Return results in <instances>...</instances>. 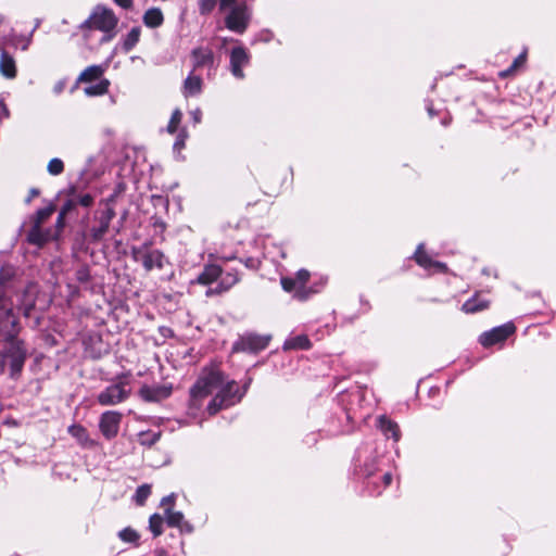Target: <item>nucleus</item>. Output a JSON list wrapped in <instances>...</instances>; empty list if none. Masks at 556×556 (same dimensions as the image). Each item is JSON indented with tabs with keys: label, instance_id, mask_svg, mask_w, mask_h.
Wrapping results in <instances>:
<instances>
[{
	"label": "nucleus",
	"instance_id": "obj_4",
	"mask_svg": "<svg viewBox=\"0 0 556 556\" xmlns=\"http://www.w3.org/2000/svg\"><path fill=\"white\" fill-rule=\"evenodd\" d=\"M251 11L245 3L232 7L225 16L226 27L237 34H243L249 26Z\"/></svg>",
	"mask_w": 556,
	"mask_h": 556
},
{
	"label": "nucleus",
	"instance_id": "obj_38",
	"mask_svg": "<svg viewBox=\"0 0 556 556\" xmlns=\"http://www.w3.org/2000/svg\"><path fill=\"white\" fill-rule=\"evenodd\" d=\"M53 213V207H45L36 213L34 225L41 226Z\"/></svg>",
	"mask_w": 556,
	"mask_h": 556
},
{
	"label": "nucleus",
	"instance_id": "obj_6",
	"mask_svg": "<svg viewBox=\"0 0 556 556\" xmlns=\"http://www.w3.org/2000/svg\"><path fill=\"white\" fill-rule=\"evenodd\" d=\"M89 28L99 29L104 33L112 31L117 25V18L111 10L98 8L86 21Z\"/></svg>",
	"mask_w": 556,
	"mask_h": 556
},
{
	"label": "nucleus",
	"instance_id": "obj_20",
	"mask_svg": "<svg viewBox=\"0 0 556 556\" xmlns=\"http://www.w3.org/2000/svg\"><path fill=\"white\" fill-rule=\"evenodd\" d=\"M104 71H105V68L102 65L88 66L86 70H84L80 73L77 81L90 84V83L99 80V79L101 80V77H102Z\"/></svg>",
	"mask_w": 556,
	"mask_h": 556
},
{
	"label": "nucleus",
	"instance_id": "obj_43",
	"mask_svg": "<svg viewBox=\"0 0 556 556\" xmlns=\"http://www.w3.org/2000/svg\"><path fill=\"white\" fill-rule=\"evenodd\" d=\"M174 501H175V494H170L168 496H165L162 500L161 504L163 507L170 508L174 505Z\"/></svg>",
	"mask_w": 556,
	"mask_h": 556
},
{
	"label": "nucleus",
	"instance_id": "obj_23",
	"mask_svg": "<svg viewBox=\"0 0 556 556\" xmlns=\"http://www.w3.org/2000/svg\"><path fill=\"white\" fill-rule=\"evenodd\" d=\"M222 275V268L217 265H206L203 271L198 276L197 281L201 285H210Z\"/></svg>",
	"mask_w": 556,
	"mask_h": 556
},
{
	"label": "nucleus",
	"instance_id": "obj_54",
	"mask_svg": "<svg viewBox=\"0 0 556 556\" xmlns=\"http://www.w3.org/2000/svg\"><path fill=\"white\" fill-rule=\"evenodd\" d=\"M238 352H255L256 350H247V349H243V350H237Z\"/></svg>",
	"mask_w": 556,
	"mask_h": 556
},
{
	"label": "nucleus",
	"instance_id": "obj_58",
	"mask_svg": "<svg viewBox=\"0 0 556 556\" xmlns=\"http://www.w3.org/2000/svg\"><path fill=\"white\" fill-rule=\"evenodd\" d=\"M85 279L84 274H80L79 280Z\"/></svg>",
	"mask_w": 556,
	"mask_h": 556
},
{
	"label": "nucleus",
	"instance_id": "obj_13",
	"mask_svg": "<svg viewBox=\"0 0 556 556\" xmlns=\"http://www.w3.org/2000/svg\"><path fill=\"white\" fill-rule=\"evenodd\" d=\"M203 80L194 75L193 71L187 76L182 85V94L186 98L198 96L202 92Z\"/></svg>",
	"mask_w": 556,
	"mask_h": 556
},
{
	"label": "nucleus",
	"instance_id": "obj_33",
	"mask_svg": "<svg viewBox=\"0 0 556 556\" xmlns=\"http://www.w3.org/2000/svg\"><path fill=\"white\" fill-rule=\"evenodd\" d=\"M181 118H182V113L179 109H176L173 114H172V117L169 119V123L167 125V131L169 134H174L177 129H178V126L181 122Z\"/></svg>",
	"mask_w": 556,
	"mask_h": 556
},
{
	"label": "nucleus",
	"instance_id": "obj_47",
	"mask_svg": "<svg viewBox=\"0 0 556 556\" xmlns=\"http://www.w3.org/2000/svg\"><path fill=\"white\" fill-rule=\"evenodd\" d=\"M191 116L194 123H200L202 118V112L200 109H195L191 112Z\"/></svg>",
	"mask_w": 556,
	"mask_h": 556
},
{
	"label": "nucleus",
	"instance_id": "obj_5",
	"mask_svg": "<svg viewBox=\"0 0 556 556\" xmlns=\"http://www.w3.org/2000/svg\"><path fill=\"white\" fill-rule=\"evenodd\" d=\"M173 393V384L169 382H162L155 384H143L138 395L144 402L159 403L168 399Z\"/></svg>",
	"mask_w": 556,
	"mask_h": 556
},
{
	"label": "nucleus",
	"instance_id": "obj_41",
	"mask_svg": "<svg viewBox=\"0 0 556 556\" xmlns=\"http://www.w3.org/2000/svg\"><path fill=\"white\" fill-rule=\"evenodd\" d=\"M526 62V53H521L519 56H517L513 63V65L510 66V68L506 72V73H503V76H505L507 73H511L514 72L516 68H518L519 66L523 65Z\"/></svg>",
	"mask_w": 556,
	"mask_h": 556
},
{
	"label": "nucleus",
	"instance_id": "obj_24",
	"mask_svg": "<svg viewBox=\"0 0 556 556\" xmlns=\"http://www.w3.org/2000/svg\"><path fill=\"white\" fill-rule=\"evenodd\" d=\"M238 280H239V278H238L237 274H235V273H227L223 277L218 288H216V289H208L206 291V295H212V294H215V293L225 292V291L229 290L233 285H236L238 282Z\"/></svg>",
	"mask_w": 556,
	"mask_h": 556
},
{
	"label": "nucleus",
	"instance_id": "obj_8",
	"mask_svg": "<svg viewBox=\"0 0 556 556\" xmlns=\"http://www.w3.org/2000/svg\"><path fill=\"white\" fill-rule=\"evenodd\" d=\"M121 420L122 414L118 412L108 410L103 413L99 422L101 433L109 440L115 438L119 430Z\"/></svg>",
	"mask_w": 556,
	"mask_h": 556
},
{
	"label": "nucleus",
	"instance_id": "obj_15",
	"mask_svg": "<svg viewBox=\"0 0 556 556\" xmlns=\"http://www.w3.org/2000/svg\"><path fill=\"white\" fill-rule=\"evenodd\" d=\"M0 74L7 79H13L17 74L14 58L4 50L0 54Z\"/></svg>",
	"mask_w": 556,
	"mask_h": 556
},
{
	"label": "nucleus",
	"instance_id": "obj_46",
	"mask_svg": "<svg viewBox=\"0 0 556 556\" xmlns=\"http://www.w3.org/2000/svg\"><path fill=\"white\" fill-rule=\"evenodd\" d=\"M9 116V110L4 102L0 100V119Z\"/></svg>",
	"mask_w": 556,
	"mask_h": 556
},
{
	"label": "nucleus",
	"instance_id": "obj_52",
	"mask_svg": "<svg viewBox=\"0 0 556 556\" xmlns=\"http://www.w3.org/2000/svg\"><path fill=\"white\" fill-rule=\"evenodd\" d=\"M182 147L184 146V138H179L176 143H175V147Z\"/></svg>",
	"mask_w": 556,
	"mask_h": 556
},
{
	"label": "nucleus",
	"instance_id": "obj_59",
	"mask_svg": "<svg viewBox=\"0 0 556 556\" xmlns=\"http://www.w3.org/2000/svg\"><path fill=\"white\" fill-rule=\"evenodd\" d=\"M11 343H12V344H14V343H15V344H18V341H15V340H14V341H13V342H11Z\"/></svg>",
	"mask_w": 556,
	"mask_h": 556
},
{
	"label": "nucleus",
	"instance_id": "obj_32",
	"mask_svg": "<svg viewBox=\"0 0 556 556\" xmlns=\"http://www.w3.org/2000/svg\"><path fill=\"white\" fill-rule=\"evenodd\" d=\"M309 341L306 336L300 334L286 341L283 348H306Z\"/></svg>",
	"mask_w": 556,
	"mask_h": 556
},
{
	"label": "nucleus",
	"instance_id": "obj_16",
	"mask_svg": "<svg viewBox=\"0 0 556 556\" xmlns=\"http://www.w3.org/2000/svg\"><path fill=\"white\" fill-rule=\"evenodd\" d=\"M68 433L75 438L83 447H93L96 445V442L89 438L87 429L80 425L70 426Z\"/></svg>",
	"mask_w": 556,
	"mask_h": 556
},
{
	"label": "nucleus",
	"instance_id": "obj_56",
	"mask_svg": "<svg viewBox=\"0 0 556 556\" xmlns=\"http://www.w3.org/2000/svg\"><path fill=\"white\" fill-rule=\"evenodd\" d=\"M63 214L60 215L59 223H62Z\"/></svg>",
	"mask_w": 556,
	"mask_h": 556
},
{
	"label": "nucleus",
	"instance_id": "obj_18",
	"mask_svg": "<svg viewBox=\"0 0 556 556\" xmlns=\"http://www.w3.org/2000/svg\"><path fill=\"white\" fill-rule=\"evenodd\" d=\"M270 336H258L254 333H247L241 337L242 348H265L270 343Z\"/></svg>",
	"mask_w": 556,
	"mask_h": 556
},
{
	"label": "nucleus",
	"instance_id": "obj_19",
	"mask_svg": "<svg viewBox=\"0 0 556 556\" xmlns=\"http://www.w3.org/2000/svg\"><path fill=\"white\" fill-rule=\"evenodd\" d=\"M415 260L417 264L424 268L434 267L441 271H444L446 268L444 264L434 262L427 255V253L424 251V244L418 245L417 251L415 253Z\"/></svg>",
	"mask_w": 556,
	"mask_h": 556
},
{
	"label": "nucleus",
	"instance_id": "obj_36",
	"mask_svg": "<svg viewBox=\"0 0 556 556\" xmlns=\"http://www.w3.org/2000/svg\"><path fill=\"white\" fill-rule=\"evenodd\" d=\"M118 536L122 541L128 543H135L139 539V534L131 528H125L119 531Z\"/></svg>",
	"mask_w": 556,
	"mask_h": 556
},
{
	"label": "nucleus",
	"instance_id": "obj_51",
	"mask_svg": "<svg viewBox=\"0 0 556 556\" xmlns=\"http://www.w3.org/2000/svg\"><path fill=\"white\" fill-rule=\"evenodd\" d=\"M63 88H64V83L60 81L55 85L54 90L56 93H60L63 90Z\"/></svg>",
	"mask_w": 556,
	"mask_h": 556
},
{
	"label": "nucleus",
	"instance_id": "obj_37",
	"mask_svg": "<svg viewBox=\"0 0 556 556\" xmlns=\"http://www.w3.org/2000/svg\"><path fill=\"white\" fill-rule=\"evenodd\" d=\"M218 0H199V12L201 15H207L210 14Z\"/></svg>",
	"mask_w": 556,
	"mask_h": 556
},
{
	"label": "nucleus",
	"instance_id": "obj_40",
	"mask_svg": "<svg viewBox=\"0 0 556 556\" xmlns=\"http://www.w3.org/2000/svg\"><path fill=\"white\" fill-rule=\"evenodd\" d=\"M309 276L311 275L306 269H300L296 273L295 279H296L300 288H302V289L304 288V286L306 285V282L309 279Z\"/></svg>",
	"mask_w": 556,
	"mask_h": 556
},
{
	"label": "nucleus",
	"instance_id": "obj_12",
	"mask_svg": "<svg viewBox=\"0 0 556 556\" xmlns=\"http://www.w3.org/2000/svg\"><path fill=\"white\" fill-rule=\"evenodd\" d=\"M191 60L193 71L204 66L212 67L214 64V53L210 48H195L191 52Z\"/></svg>",
	"mask_w": 556,
	"mask_h": 556
},
{
	"label": "nucleus",
	"instance_id": "obj_42",
	"mask_svg": "<svg viewBox=\"0 0 556 556\" xmlns=\"http://www.w3.org/2000/svg\"><path fill=\"white\" fill-rule=\"evenodd\" d=\"M93 202V198L90 194H83L78 199V203L83 206H90Z\"/></svg>",
	"mask_w": 556,
	"mask_h": 556
},
{
	"label": "nucleus",
	"instance_id": "obj_45",
	"mask_svg": "<svg viewBox=\"0 0 556 556\" xmlns=\"http://www.w3.org/2000/svg\"><path fill=\"white\" fill-rule=\"evenodd\" d=\"M236 2V0H218L219 3V10L224 11L230 5H232Z\"/></svg>",
	"mask_w": 556,
	"mask_h": 556
},
{
	"label": "nucleus",
	"instance_id": "obj_31",
	"mask_svg": "<svg viewBox=\"0 0 556 556\" xmlns=\"http://www.w3.org/2000/svg\"><path fill=\"white\" fill-rule=\"evenodd\" d=\"M13 303L4 292L0 291V316L13 315Z\"/></svg>",
	"mask_w": 556,
	"mask_h": 556
},
{
	"label": "nucleus",
	"instance_id": "obj_50",
	"mask_svg": "<svg viewBox=\"0 0 556 556\" xmlns=\"http://www.w3.org/2000/svg\"><path fill=\"white\" fill-rule=\"evenodd\" d=\"M38 190L37 189H31L30 192H29V197L27 198L26 202L29 203L31 201L33 198L37 197L38 195Z\"/></svg>",
	"mask_w": 556,
	"mask_h": 556
},
{
	"label": "nucleus",
	"instance_id": "obj_14",
	"mask_svg": "<svg viewBox=\"0 0 556 556\" xmlns=\"http://www.w3.org/2000/svg\"><path fill=\"white\" fill-rule=\"evenodd\" d=\"M115 213L114 210L109 207L106 208L99 218V226L94 227L91 230V236L94 240H100L108 232L111 220L113 219Z\"/></svg>",
	"mask_w": 556,
	"mask_h": 556
},
{
	"label": "nucleus",
	"instance_id": "obj_35",
	"mask_svg": "<svg viewBox=\"0 0 556 556\" xmlns=\"http://www.w3.org/2000/svg\"><path fill=\"white\" fill-rule=\"evenodd\" d=\"M47 169L53 176L60 175L64 170L63 161L58 157L50 160Z\"/></svg>",
	"mask_w": 556,
	"mask_h": 556
},
{
	"label": "nucleus",
	"instance_id": "obj_17",
	"mask_svg": "<svg viewBox=\"0 0 556 556\" xmlns=\"http://www.w3.org/2000/svg\"><path fill=\"white\" fill-rule=\"evenodd\" d=\"M378 427L387 438H392L395 442L400 440L401 432L396 422L388 419L386 416L378 418Z\"/></svg>",
	"mask_w": 556,
	"mask_h": 556
},
{
	"label": "nucleus",
	"instance_id": "obj_22",
	"mask_svg": "<svg viewBox=\"0 0 556 556\" xmlns=\"http://www.w3.org/2000/svg\"><path fill=\"white\" fill-rule=\"evenodd\" d=\"M50 231H45L41 229V226L34 225L29 230L27 240L28 242L36 244L38 247H42L46 242L51 239Z\"/></svg>",
	"mask_w": 556,
	"mask_h": 556
},
{
	"label": "nucleus",
	"instance_id": "obj_25",
	"mask_svg": "<svg viewBox=\"0 0 556 556\" xmlns=\"http://www.w3.org/2000/svg\"><path fill=\"white\" fill-rule=\"evenodd\" d=\"M164 17L160 9H149L143 15V22L148 27L154 28L163 24Z\"/></svg>",
	"mask_w": 556,
	"mask_h": 556
},
{
	"label": "nucleus",
	"instance_id": "obj_53",
	"mask_svg": "<svg viewBox=\"0 0 556 556\" xmlns=\"http://www.w3.org/2000/svg\"><path fill=\"white\" fill-rule=\"evenodd\" d=\"M7 363H8V358H0V365H2V370L4 369V366Z\"/></svg>",
	"mask_w": 556,
	"mask_h": 556
},
{
	"label": "nucleus",
	"instance_id": "obj_2",
	"mask_svg": "<svg viewBox=\"0 0 556 556\" xmlns=\"http://www.w3.org/2000/svg\"><path fill=\"white\" fill-rule=\"evenodd\" d=\"M130 394L131 386L129 377L123 376L102 390L98 394L97 400L102 406H112L124 402Z\"/></svg>",
	"mask_w": 556,
	"mask_h": 556
},
{
	"label": "nucleus",
	"instance_id": "obj_11",
	"mask_svg": "<svg viewBox=\"0 0 556 556\" xmlns=\"http://www.w3.org/2000/svg\"><path fill=\"white\" fill-rule=\"evenodd\" d=\"M0 358H8V363L11 366V375L15 376L24 365L25 353L24 350H0ZM0 371H2V365H0Z\"/></svg>",
	"mask_w": 556,
	"mask_h": 556
},
{
	"label": "nucleus",
	"instance_id": "obj_3",
	"mask_svg": "<svg viewBox=\"0 0 556 556\" xmlns=\"http://www.w3.org/2000/svg\"><path fill=\"white\" fill-rule=\"evenodd\" d=\"M131 254L148 271L154 268L162 269L164 266V254L159 250H152L148 243L132 248Z\"/></svg>",
	"mask_w": 556,
	"mask_h": 556
},
{
	"label": "nucleus",
	"instance_id": "obj_48",
	"mask_svg": "<svg viewBox=\"0 0 556 556\" xmlns=\"http://www.w3.org/2000/svg\"><path fill=\"white\" fill-rule=\"evenodd\" d=\"M382 481H383V485L384 488H387L388 485L391 484L392 482V475L390 472H386L383 476H382Z\"/></svg>",
	"mask_w": 556,
	"mask_h": 556
},
{
	"label": "nucleus",
	"instance_id": "obj_34",
	"mask_svg": "<svg viewBox=\"0 0 556 556\" xmlns=\"http://www.w3.org/2000/svg\"><path fill=\"white\" fill-rule=\"evenodd\" d=\"M151 494V486L149 484L140 485L135 494L137 504L142 505Z\"/></svg>",
	"mask_w": 556,
	"mask_h": 556
},
{
	"label": "nucleus",
	"instance_id": "obj_55",
	"mask_svg": "<svg viewBox=\"0 0 556 556\" xmlns=\"http://www.w3.org/2000/svg\"><path fill=\"white\" fill-rule=\"evenodd\" d=\"M111 38H112V36H106V37H104L103 40H110Z\"/></svg>",
	"mask_w": 556,
	"mask_h": 556
},
{
	"label": "nucleus",
	"instance_id": "obj_39",
	"mask_svg": "<svg viewBox=\"0 0 556 556\" xmlns=\"http://www.w3.org/2000/svg\"><path fill=\"white\" fill-rule=\"evenodd\" d=\"M281 286L283 290L291 292V291H299L302 288L299 287V283L295 278L290 277H282L281 278Z\"/></svg>",
	"mask_w": 556,
	"mask_h": 556
},
{
	"label": "nucleus",
	"instance_id": "obj_29",
	"mask_svg": "<svg viewBox=\"0 0 556 556\" xmlns=\"http://www.w3.org/2000/svg\"><path fill=\"white\" fill-rule=\"evenodd\" d=\"M166 522L169 527H181L184 515L180 511H174L170 508L165 509Z\"/></svg>",
	"mask_w": 556,
	"mask_h": 556
},
{
	"label": "nucleus",
	"instance_id": "obj_30",
	"mask_svg": "<svg viewBox=\"0 0 556 556\" xmlns=\"http://www.w3.org/2000/svg\"><path fill=\"white\" fill-rule=\"evenodd\" d=\"M163 522V518L157 514H154L150 517L149 527L154 536H159L162 534Z\"/></svg>",
	"mask_w": 556,
	"mask_h": 556
},
{
	"label": "nucleus",
	"instance_id": "obj_28",
	"mask_svg": "<svg viewBox=\"0 0 556 556\" xmlns=\"http://www.w3.org/2000/svg\"><path fill=\"white\" fill-rule=\"evenodd\" d=\"M16 270L11 265H3L0 268V286L5 288L9 282L15 277Z\"/></svg>",
	"mask_w": 556,
	"mask_h": 556
},
{
	"label": "nucleus",
	"instance_id": "obj_21",
	"mask_svg": "<svg viewBox=\"0 0 556 556\" xmlns=\"http://www.w3.org/2000/svg\"><path fill=\"white\" fill-rule=\"evenodd\" d=\"M488 307L489 301L480 299V294L477 293L463 304L462 311L465 312L466 314H473L483 311Z\"/></svg>",
	"mask_w": 556,
	"mask_h": 556
},
{
	"label": "nucleus",
	"instance_id": "obj_10",
	"mask_svg": "<svg viewBox=\"0 0 556 556\" xmlns=\"http://www.w3.org/2000/svg\"><path fill=\"white\" fill-rule=\"evenodd\" d=\"M249 63V54L242 47L233 48L230 54V70L235 77H244L242 67Z\"/></svg>",
	"mask_w": 556,
	"mask_h": 556
},
{
	"label": "nucleus",
	"instance_id": "obj_7",
	"mask_svg": "<svg viewBox=\"0 0 556 556\" xmlns=\"http://www.w3.org/2000/svg\"><path fill=\"white\" fill-rule=\"evenodd\" d=\"M516 330L513 323H506L480 334L479 343L483 346L502 344Z\"/></svg>",
	"mask_w": 556,
	"mask_h": 556
},
{
	"label": "nucleus",
	"instance_id": "obj_9",
	"mask_svg": "<svg viewBox=\"0 0 556 556\" xmlns=\"http://www.w3.org/2000/svg\"><path fill=\"white\" fill-rule=\"evenodd\" d=\"M18 332V319L15 314L0 316V342H13Z\"/></svg>",
	"mask_w": 556,
	"mask_h": 556
},
{
	"label": "nucleus",
	"instance_id": "obj_44",
	"mask_svg": "<svg viewBox=\"0 0 556 556\" xmlns=\"http://www.w3.org/2000/svg\"><path fill=\"white\" fill-rule=\"evenodd\" d=\"M114 2L123 9H130L132 7V0H114Z\"/></svg>",
	"mask_w": 556,
	"mask_h": 556
},
{
	"label": "nucleus",
	"instance_id": "obj_57",
	"mask_svg": "<svg viewBox=\"0 0 556 556\" xmlns=\"http://www.w3.org/2000/svg\"><path fill=\"white\" fill-rule=\"evenodd\" d=\"M85 279L84 274H80L79 280Z\"/></svg>",
	"mask_w": 556,
	"mask_h": 556
},
{
	"label": "nucleus",
	"instance_id": "obj_1",
	"mask_svg": "<svg viewBox=\"0 0 556 556\" xmlns=\"http://www.w3.org/2000/svg\"><path fill=\"white\" fill-rule=\"evenodd\" d=\"M215 390H217V394L207 405L210 415L216 414L222 408L235 405L244 393L240 391L235 380L226 381L217 366L206 367L190 389L189 409L191 414L194 415L202 407L204 399Z\"/></svg>",
	"mask_w": 556,
	"mask_h": 556
},
{
	"label": "nucleus",
	"instance_id": "obj_49",
	"mask_svg": "<svg viewBox=\"0 0 556 556\" xmlns=\"http://www.w3.org/2000/svg\"><path fill=\"white\" fill-rule=\"evenodd\" d=\"M160 333L163 336V337H170L173 334L172 330L167 327H161L160 328Z\"/></svg>",
	"mask_w": 556,
	"mask_h": 556
},
{
	"label": "nucleus",
	"instance_id": "obj_27",
	"mask_svg": "<svg viewBox=\"0 0 556 556\" xmlns=\"http://www.w3.org/2000/svg\"><path fill=\"white\" fill-rule=\"evenodd\" d=\"M140 38V28L134 27L126 36L123 48L126 52L130 51L139 41Z\"/></svg>",
	"mask_w": 556,
	"mask_h": 556
},
{
	"label": "nucleus",
	"instance_id": "obj_26",
	"mask_svg": "<svg viewBox=\"0 0 556 556\" xmlns=\"http://www.w3.org/2000/svg\"><path fill=\"white\" fill-rule=\"evenodd\" d=\"M109 85L108 79H101L97 84L86 87L84 92L88 97L102 96L108 92Z\"/></svg>",
	"mask_w": 556,
	"mask_h": 556
}]
</instances>
